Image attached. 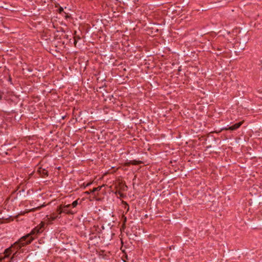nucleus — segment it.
I'll use <instances>...</instances> for the list:
<instances>
[{
	"mask_svg": "<svg viewBox=\"0 0 262 262\" xmlns=\"http://www.w3.org/2000/svg\"><path fill=\"white\" fill-rule=\"evenodd\" d=\"M45 223L41 222L30 233L21 237L17 242H16L13 245H11V247L5 249L4 252L5 256L1 258V260L8 258L11 254H13L12 257L8 261L4 262H13L15 258L20 253L23 252L21 250V247L30 244L37 237L38 235L41 233L45 229Z\"/></svg>",
	"mask_w": 262,
	"mask_h": 262,
	"instance_id": "obj_1",
	"label": "nucleus"
},
{
	"mask_svg": "<svg viewBox=\"0 0 262 262\" xmlns=\"http://www.w3.org/2000/svg\"><path fill=\"white\" fill-rule=\"evenodd\" d=\"M101 229L98 226H94L93 228L91 229V233L89 234V239L91 241V245H96L98 244V241L100 238L101 234L102 238H103V242H105V238L103 236L104 234L100 233Z\"/></svg>",
	"mask_w": 262,
	"mask_h": 262,
	"instance_id": "obj_2",
	"label": "nucleus"
},
{
	"mask_svg": "<svg viewBox=\"0 0 262 262\" xmlns=\"http://www.w3.org/2000/svg\"><path fill=\"white\" fill-rule=\"evenodd\" d=\"M57 211L58 212V215L61 214L62 213H64L69 214H73L74 212L71 210H69L68 208H64V206L60 205L57 208Z\"/></svg>",
	"mask_w": 262,
	"mask_h": 262,
	"instance_id": "obj_3",
	"label": "nucleus"
},
{
	"mask_svg": "<svg viewBox=\"0 0 262 262\" xmlns=\"http://www.w3.org/2000/svg\"><path fill=\"white\" fill-rule=\"evenodd\" d=\"M243 122L241 121L237 123L234 124V125L229 126L228 127H223L221 129V130H235L238 129L239 127H241V126L243 124Z\"/></svg>",
	"mask_w": 262,
	"mask_h": 262,
	"instance_id": "obj_4",
	"label": "nucleus"
},
{
	"mask_svg": "<svg viewBox=\"0 0 262 262\" xmlns=\"http://www.w3.org/2000/svg\"><path fill=\"white\" fill-rule=\"evenodd\" d=\"M56 10L58 11L59 13L61 15H63V13H64L65 14L64 16H71L68 12L69 9H68L66 7L64 8L62 7H59Z\"/></svg>",
	"mask_w": 262,
	"mask_h": 262,
	"instance_id": "obj_5",
	"label": "nucleus"
},
{
	"mask_svg": "<svg viewBox=\"0 0 262 262\" xmlns=\"http://www.w3.org/2000/svg\"><path fill=\"white\" fill-rule=\"evenodd\" d=\"M37 172L39 173L40 177L42 178H46L48 176V171L41 167H39L37 170Z\"/></svg>",
	"mask_w": 262,
	"mask_h": 262,
	"instance_id": "obj_6",
	"label": "nucleus"
},
{
	"mask_svg": "<svg viewBox=\"0 0 262 262\" xmlns=\"http://www.w3.org/2000/svg\"><path fill=\"white\" fill-rule=\"evenodd\" d=\"M143 162L141 161H137L136 160H130L126 163V165L128 166L129 165H137L140 164H142Z\"/></svg>",
	"mask_w": 262,
	"mask_h": 262,
	"instance_id": "obj_7",
	"label": "nucleus"
},
{
	"mask_svg": "<svg viewBox=\"0 0 262 262\" xmlns=\"http://www.w3.org/2000/svg\"><path fill=\"white\" fill-rule=\"evenodd\" d=\"M61 33V31H57L56 32L54 33V40L60 39L61 37L62 36L61 34H60Z\"/></svg>",
	"mask_w": 262,
	"mask_h": 262,
	"instance_id": "obj_8",
	"label": "nucleus"
},
{
	"mask_svg": "<svg viewBox=\"0 0 262 262\" xmlns=\"http://www.w3.org/2000/svg\"><path fill=\"white\" fill-rule=\"evenodd\" d=\"M102 186H98L97 187L94 188L92 190H91V192L94 193L96 191H99L101 190L102 188Z\"/></svg>",
	"mask_w": 262,
	"mask_h": 262,
	"instance_id": "obj_9",
	"label": "nucleus"
},
{
	"mask_svg": "<svg viewBox=\"0 0 262 262\" xmlns=\"http://www.w3.org/2000/svg\"><path fill=\"white\" fill-rule=\"evenodd\" d=\"M74 45L76 46V45L77 43L78 40H80L81 39V37L78 35H75L74 37Z\"/></svg>",
	"mask_w": 262,
	"mask_h": 262,
	"instance_id": "obj_10",
	"label": "nucleus"
},
{
	"mask_svg": "<svg viewBox=\"0 0 262 262\" xmlns=\"http://www.w3.org/2000/svg\"><path fill=\"white\" fill-rule=\"evenodd\" d=\"M79 200V199H77V200L74 201L72 204V207L73 208L76 207L77 205L78 204V201Z\"/></svg>",
	"mask_w": 262,
	"mask_h": 262,
	"instance_id": "obj_11",
	"label": "nucleus"
},
{
	"mask_svg": "<svg viewBox=\"0 0 262 262\" xmlns=\"http://www.w3.org/2000/svg\"><path fill=\"white\" fill-rule=\"evenodd\" d=\"M25 192V190L24 189H22L21 190H19L17 194L19 196H25V195L24 194H22L21 193H24Z\"/></svg>",
	"mask_w": 262,
	"mask_h": 262,
	"instance_id": "obj_12",
	"label": "nucleus"
},
{
	"mask_svg": "<svg viewBox=\"0 0 262 262\" xmlns=\"http://www.w3.org/2000/svg\"><path fill=\"white\" fill-rule=\"evenodd\" d=\"M50 218L52 221H54L57 218H60V216H58V215H54V214H53L51 216Z\"/></svg>",
	"mask_w": 262,
	"mask_h": 262,
	"instance_id": "obj_13",
	"label": "nucleus"
},
{
	"mask_svg": "<svg viewBox=\"0 0 262 262\" xmlns=\"http://www.w3.org/2000/svg\"><path fill=\"white\" fill-rule=\"evenodd\" d=\"M43 206H44L42 205V206H39V207H36V208H32V209H31L30 210V211H34L37 210H39Z\"/></svg>",
	"mask_w": 262,
	"mask_h": 262,
	"instance_id": "obj_14",
	"label": "nucleus"
},
{
	"mask_svg": "<svg viewBox=\"0 0 262 262\" xmlns=\"http://www.w3.org/2000/svg\"><path fill=\"white\" fill-rule=\"evenodd\" d=\"M61 35H62V36H63V38H68V35L65 34L64 32L63 31H61Z\"/></svg>",
	"mask_w": 262,
	"mask_h": 262,
	"instance_id": "obj_15",
	"label": "nucleus"
},
{
	"mask_svg": "<svg viewBox=\"0 0 262 262\" xmlns=\"http://www.w3.org/2000/svg\"><path fill=\"white\" fill-rule=\"evenodd\" d=\"M92 183H88L87 184H85L84 183L83 184L84 188H85L86 187L89 186L90 185H91Z\"/></svg>",
	"mask_w": 262,
	"mask_h": 262,
	"instance_id": "obj_16",
	"label": "nucleus"
},
{
	"mask_svg": "<svg viewBox=\"0 0 262 262\" xmlns=\"http://www.w3.org/2000/svg\"><path fill=\"white\" fill-rule=\"evenodd\" d=\"M43 39H45L46 40H48V39H50V38L48 36L45 35V36L42 37Z\"/></svg>",
	"mask_w": 262,
	"mask_h": 262,
	"instance_id": "obj_17",
	"label": "nucleus"
},
{
	"mask_svg": "<svg viewBox=\"0 0 262 262\" xmlns=\"http://www.w3.org/2000/svg\"><path fill=\"white\" fill-rule=\"evenodd\" d=\"M3 95H4V92L0 91V100H2Z\"/></svg>",
	"mask_w": 262,
	"mask_h": 262,
	"instance_id": "obj_18",
	"label": "nucleus"
},
{
	"mask_svg": "<svg viewBox=\"0 0 262 262\" xmlns=\"http://www.w3.org/2000/svg\"><path fill=\"white\" fill-rule=\"evenodd\" d=\"M71 207H72V205L71 204H68L67 205H64V208H70Z\"/></svg>",
	"mask_w": 262,
	"mask_h": 262,
	"instance_id": "obj_19",
	"label": "nucleus"
},
{
	"mask_svg": "<svg viewBox=\"0 0 262 262\" xmlns=\"http://www.w3.org/2000/svg\"><path fill=\"white\" fill-rule=\"evenodd\" d=\"M117 193L120 195V197H123L124 195L120 191H118Z\"/></svg>",
	"mask_w": 262,
	"mask_h": 262,
	"instance_id": "obj_20",
	"label": "nucleus"
},
{
	"mask_svg": "<svg viewBox=\"0 0 262 262\" xmlns=\"http://www.w3.org/2000/svg\"><path fill=\"white\" fill-rule=\"evenodd\" d=\"M85 194H90V193H91L92 192H91V190L90 191H85L84 192Z\"/></svg>",
	"mask_w": 262,
	"mask_h": 262,
	"instance_id": "obj_21",
	"label": "nucleus"
},
{
	"mask_svg": "<svg viewBox=\"0 0 262 262\" xmlns=\"http://www.w3.org/2000/svg\"><path fill=\"white\" fill-rule=\"evenodd\" d=\"M124 204L126 205V206H127V210H129V205H128V204L126 202H124Z\"/></svg>",
	"mask_w": 262,
	"mask_h": 262,
	"instance_id": "obj_22",
	"label": "nucleus"
},
{
	"mask_svg": "<svg viewBox=\"0 0 262 262\" xmlns=\"http://www.w3.org/2000/svg\"><path fill=\"white\" fill-rule=\"evenodd\" d=\"M98 20H99V19H97L96 23H98L99 24H100L101 23H102V20H100V22Z\"/></svg>",
	"mask_w": 262,
	"mask_h": 262,
	"instance_id": "obj_23",
	"label": "nucleus"
},
{
	"mask_svg": "<svg viewBox=\"0 0 262 262\" xmlns=\"http://www.w3.org/2000/svg\"><path fill=\"white\" fill-rule=\"evenodd\" d=\"M9 81H10L11 82V83H12V79H11V77H9Z\"/></svg>",
	"mask_w": 262,
	"mask_h": 262,
	"instance_id": "obj_24",
	"label": "nucleus"
},
{
	"mask_svg": "<svg viewBox=\"0 0 262 262\" xmlns=\"http://www.w3.org/2000/svg\"><path fill=\"white\" fill-rule=\"evenodd\" d=\"M126 217H124V224H123L124 226V224H125V223L126 222Z\"/></svg>",
	"mask_w": 262,
	"mask_h": 262,
	"instance_id": "obj_25",
	"label": "nucleus"
},
{
	"mask_svg": "<svg viewBox=\"0 0 262 262\" xmlns=\"http://www.w3.org/2000/svg\"><path fill=\"white\" fill-rule=\"evenodd\" d=\"M52 26L54 28H55V26L54 25V24L52 23Z\"/></svg>",
	"mask_w": 262,
	"mask_h": 262,
	"instance_id": "obj_26",
	"label": "nucleus"
},
{
	"mask_svg": "<svg viewBox=\"0 0 262 262\" xmlns=\"http://www.w3.org/2000/svg\"><path fill=\"white\" fill-rule=\"evenodd\" d=\"M181 67H179V69H178V71H180L181 70Z\"/></svg>",
	"mask_w": 262,
	"mask_h": 262,
	"instance_id": "obj_27",
	"label": "nucleus"
},
{
	"mask_svg": "<svg viewBox=\"0 0 262 262\" xmlns=\"http://www.w3.org/2000/svg\"><path fill=\"white\" fill-rule=\"evenodd\" d=\"M92 25H93V26L94 27V26H95L96 25V24H94L93 23H92Z\"/></svg>",
	"mask_w": 262,
	"mask_h": 262,
	"instance_id": "obj_28",
	"label": "nucleus"
},
{
	"mask_svg": "<svg viewBox=\"0 0 262 262\" xmlns=\"http://www.w3.org/2000/svg\"><path fill=\"white\" fill-rule=\"evenodd\" d=\"M106 241L107 240H111V238L110 237L107 238V239H106Z\"/></svg>",
	"mask_w": 262,
	"mask_h": 262,
	"instance_id": "obj_29",
	"label": "nucleus"
},
{
	"mask_svg": "<svg viewBox=\"0 0 262 262\" xmlns=\"http://www.w3.org/2000/svg\"><path fill=\"white\" fill-rule=\"evenodd\" d=\"M218 50H219V51H222V50L221 49H218Z\"/></svg>",
	"mask_w": 262,
	"mask_h": 262,
	"instance_id": "obj_30",
	"label": "nucleus"
}]
</instances>
